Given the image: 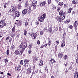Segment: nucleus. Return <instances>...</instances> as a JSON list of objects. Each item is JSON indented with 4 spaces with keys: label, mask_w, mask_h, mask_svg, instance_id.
Instances as JSON below:
<instances>
[{
    "label": "nucleus",
    "mask_w": 78,
    "mask_h": 78,
    "mask_svg": "<svg viewBox=\"0 0 78 78\" xmlns=\"http://www.w3.org/2000/svg\"><path fill=\"white\" fill-rule=\"evenodd\" d=\"M66 12L65 11L63 12V10H62L59 12V15L60 16H57L55 18L57 21L58 22H62V21L65 19L66 17Z\"/></svg>",
    "instance_id": "f257e3e1"
},
{
    "label": "nucleus",
    "mask_w": 78,
    "mask_h": 78,
    "mask_svg": "<svg viewBox=\"0 0 78 78\" xmlns=\"http://www.w3.org/2000/svg\"><path fill=\"white\" fill-rule=\"evenodd\" d=\"M19 47L20 48H22V50H21L20 51V53L19 54L20 55H22L23 53V52L24 51L25 49L27 47V43L24 42L23 44V43H22L20 45Z\"/></svg>",
    "instance_id": "f03ea898"
},
{
    "label": "nucleus",
    "mask_w": 78,
    "mask_h": 78,
    "mask_svg": "<svg viewBox=\"0 0 78 78\" xmlns=\"http://www.w3.org/2000/svg\"><path fill=\"white\" fill-rule=\"evenodd\" d=\"M46 17V14L44 13L41 16H39L38 18L39 21L40 22H43L44 21V19H45V17Z\"/></svg>",
    "instance_id": "7ed1b4c3"
},
{
    "label": "nucleus",
    "mask_w": 78,
    "mask_h": 78,
    "mask_svg": "<svg viewBox=\"0 0 78 78\" xmlns=\"http://www.w3.org/2000/svg\"><path fill=\"white\" fill-rule=\"evenodd\" d=\"M6 25V23L5 22L4 20H2L0 22V28H3Z\"/></svg>",
    "instance_id": "20e7f679"
},
{
    "label": "nucleus",
    "mask_w": 78,
    "mask_h": 78,
    "mask_svg": "<svg viewBox=\"0 0 78 78\" xmlns=\"http://www.w3.org/2000/svg\"><path fill=\"white\" fill-rule=\"evenodd\" d=\"M30 36L32 37V39L34 40L36 38L37 36V35L36 33H32L30 35Z\"/></svg>",
    "instance_id": "39448f33"
},
{
    "label": "nucleus",
    "mask_w": 78,
    "mask_h": 78,
    "mask_svg": "<svg viewBox=\"0 0 78 78\" xmlns=\"http://www.w3.org/2000/svg\"><path fill=\"white\" fill-rule=\"evenodd\" d=\"M37 4V1L34 0L32 2V6L34 8V9L36 8V5Z\"/></svg>",
    "instance_id": "423d86ee"
},
{
    "label": "nucleus",
    "mask_w": 78,
    "mask_h": 78,
    "mask_svg": "<svg viewBox=\"0 0 78 78\" xmlns=\"http://www.w3.org/2000/svg\"><path fill=\"white\" fill-rule=\"evenodd\" d=\"M74 26L75 28V30H77V26H78V21H76L74 23Z\"/></svg>",
    "instance_id": "0eeeda50"
},
{
    "label": "nucleus",
    "mask_w": 78,
    "mask_h": 78,
    "mask_svg": "<svg viewBox=\"0 0 78 78\" xmlns=\"http://www.w3.org/2000/svg\"><path fill=\"white\" fill-rule=\"evenodd\" d=\"M14 9H17V7L16 6H15L14 7L12 6L11 7L10 11H9V12H12V11H14Z\"/></svg>",
    "instance_id": "6e6552de"
},
{
    "label": "nucleus",
    "mask_w": 78,
    "mask_h": 78,
    "mask_svg": "<svg viewBox=\"0 0 78 78\" xmlns=\"http://www.w3.org/2000/svg\"><path fill=\"white\" fill-rule=\"evenodd\" d=\"M16 22H19L17 23V25L18 26H21L22 25V21L21 20H16Z\"/></svg>",
    "instance_id": "1a4fd4ad"
},
{
    "label": "nucleus",
    "mask_w": 78,
    "mask_h": 78,
    "mask_svg": "<svg viewBox=\"0 0 78 78\" xmlns=\"http://www.w3.org/2000/svg\"><path fill=\"white\" fill-rule=\"evenodd\" d=\"M15 69H17L16 70L17 72H19L20 70H21V66L19 65L17 67H15Z\"/></svg>",
    "instance_id": "9d476101"
},
{
    "label": "nucleus",
    "mask_w": 78,
    "mask_h": 78,
    "mask_svg": "<svg viewBox=\"0 0 78 78\" xmlns=\"http://www.w3.org/2000/svg\"><path fill=\"white\" fill-rule=\"evenodd\" d=\"M27 12L28 10L27 9H25L22 11V14L24 15H25L27 13Z\"/></svg>",
    "instance_id": "9b49d317"
},
{
    "label": "nucleus",
    "mask_w": 78,
    "mask_h": 78,
    "mask_svg": "<svg viewBox=\"0 0 78 78\" xmlns=\"http://www.w3.org/2000/svg\"><path fill=\"white\" fill-rule=\"evenodd\" d=\"M64 55V53L63 52H60L58 54V56L59 58H62L63 57Z\"/></svg>",
    "instance_id": "f8f14e48"
},
{
    "label": "nucleus",
    "mask_w": 78,
    "mask_h": 78,
    "mask_svg": "<svg viewBox=\"0 0 78 78\" xmlns=\"http://www.w3.org/2000/svg\"><path fill=\"white\" fill-rule=\"evenodd\" d=\"M30 59H25L24 60V63L27 64H30Z\"/></svg>",
    "instance_id": "ddd939ff"
},
{
    "label": "nucleus",
    "mask_w": 78,
    "mask_h": 78,
    "mask_svg": "<svg viewBox=\"0 0 78 78\" xmlns=\"http://www.w3.org/2000/svg\"><path fill=\"white\" fill-rule=\"evenodd\" d=\"M76 3H77L76 1L75 0H73L72 2V5H75L74 6L75 7H76Z\"/></svg>",
    "instance_id": "4468645a"
},
{
    "label": "nucleus",
    "mask_w": 78,
    "mask_h": 78,
    "mask_svg": "<svg viewBox=\"0 0 78 78\" xmlns=\"http://www.w3.org/2000/svg\"><path fill=\"white\" fill-rule=\"evenodd\" d=\"M45 4H46V2L45 1H44L40 4V6H42L45 5Z\"/></svg>",
    "instance_id": "2eb2a0df"
},
{
    "label": "nucleus",
    "mask_w": 78,
    "mask_h": 78,
    "mask_svg": "<svg viewBox=\"0 0 78 78\" xmlns=\"http://www.w3.org/2000/svg\"><path fill=\"white\" fill-rule=\"evenodd\" d=\"M37 56H34L33 58V59L34 62H36L37 61Z\"/></svg>",
    "instance_id": "dca6fc26"
},
{
    "label": "nucleus",
    "mask_w": 78,
    "mask_h": 78,
    "mask_svg": "<svg viewBox=\"0 0 78 78\" xmlns=\"http://www.w3.org/2000/svg\"><path fill=\"white\" fill-rule=\"evenodd\" d=\"M78 72L76 71L74 73V78H78Z\"/></svg>",
    "instance_id": "f3484780"
},
{
    "label": "nucleus",
    "mask_w": 78,
    "mask_h": 78,
    "mask_svg": "<svg viewBox=\"0 0 78 78\" xmlns=\"http://www.w3.org/2000/svg\"><path fill=\"white\" fill-rule=\"evenodd\" d=\"M15 15L16 17H19V16H20V13L19 12H16Z\"/></svg>",
    "instance_id": "a211bd4d"
},
{
    "label": "nucleus",
    "mask_w": 78,
    "mask_h": 78,
    "mask_svg": "<svg viewBox=\"0 0 78 78\" xmlns=\"http://www.w3.org/2000/svg\"><path fill=\"white\" fill-rule=\"evenodd\" d=\"M10 48L11 49V50H12V51H14V49H15V46L12 44Z\"/></svg>",
    "instance_id": "6ab92c4d"
},
{
    "label": "nucleus",
    "mask_w": 78,
    "mask_h": 78,
    "mask_svg": "<svg viewBox=\"0 0 78 78\" xmlns=\"http://www.w3.org/2000/svg\"><path fill=\"white\" fill-rule=\"evenodd\" d=\"M61 47H64V46L65 45H66V42L65 41H62V42H61Z\"/></svg>",
    "instance_id": "aec40b11"
},
{
    "label": "nucleus",
    "mask_w": 78,
    "mask_h": 78,
    "mask_svg": "<svg viewBox=\"0 0 78 78\" xmlns=\"http://www.w3.org/2000/svg\"><path fill=\"white\" fill-rule=\"evenodd\" d=\"M73 10V7L70 8L68 10V13L70 14L71 13V11Z\"/></svg>",
    "instance_id": "412c9836"
},
{
    "label": "nucleus",
    "mask_w": 78,
    "mask_h": 78,
    "mask_svg": "<svg viewBox=\"0 0 78 78\" xmlns=\"http://www.w3.org/2000/svg\"><path fill=\"white\" fill-rule=\"evenodd\" d=\"M31 72V69L30 68H29L27 70V74H28L29 73H30Z\"/></svg>",
    "instance_id": "4be33fe9"
},
{
    "label": "nucleus",
    "mask_w": 78,
    "mask_h": 78,
    "mask_svg": "<svg viewBox=\"0 0 78 78\" xmlns=\"http://www.w3.org/2000/svg\"><path fill=\"white\" fill-rule=\"evenodd\" d=\"M28 64L24 63V65H23V67L25 69L28 68Z\"/></svg>",
    "instance_id": "5701e85b"
},
{
    "label": "nucleus",
    "mask_w": 78,
    "mask_h": 78,
    "mask_svg": "<svg viewBox=\"0 0 78 78\" xmlns=\"http://www.w3.org/2000/svg\"><path fill=\"white\" fill-rule=\"evenodd\" d=\"M43 65V61L42 60H41L39 62V66H41Z\"/></svg>",
    "instance_id": "b1692460"
},
{
    "label": "nucleus",
    "mask_w": 78,
    "mask_h": 78,
    "mask_svg": "<svg viewBox=\"0 0 78 78\" xmlns=\"http://www.w3.org/2000/svg\"><path fill=\"white\" fill-rule=\"evenodd\" d=\"M51 63V64H53L55 63V60H54V58H51L50 60Z\"/></svg>",
    "instance_id": "393cba45"
},
{
    "label": "nucleus",
    "mask_w": 78,
    "mask_h": 78,
    "mask_svg": "<svg viewBox=\"0 0 78 78\" xmlns=\"http://www.w3.org/2000/svg\"><path fill=\"white\" fill-rule=\"evenodd\" d=\"M17 8L18 9H22L21 4H19L18 5Z\"/></svg>",
    "instance_id": "a878e982"
},
{
    "label": "nucleus",
    "mask_w": 78,
    "mask_h": 78,
    "mask_svg": "<svg viewBox=\"0 0 78 78\" xmlns=\"http://www.w3.org/2000/svg\"><path fill=\"white\" fill-rule=\"evenodd\" d=\"M15 55H19V51L17 50L15 51Z\"/></svg>",
    "instance_id": "bb28decb"
},
{
    "label": "nucleus",
    "mask_w": 78,
    "mask_h": 78,
    "mask_svg": "<svg viewBox=\"0 0 78 78\" xmlns=\"http://www.w3.org/2000/svg\"><path fill=\"white\" fill-rule=\"evenodd\" d=\"M63 5H64V2H59V3L58 5V6H59H59H62Z\"/></svg>",
    "instance_id": "cd10ccee"
},
{
    "label": "nucleus",
    "mask_w": 78,
    "mask_h": 78,
    "mask_svg": "<svg viewBox=\"0 0 78 78\" xmlns=\"http://www.w3.org/2000/svg\"><path fill=\"white\" fill-rule=\"evenodd\" d=\"M15 29H16V27H13L12 29V31L13 32V33H14V32L16 31V30Z\"/></svg>",
    "instance_id": "c85d7f7f"
},
{
    "label": "nucleus",
    "mask_w": 78,
    "mask_h": 78,
    "mask_svg": "<svg viewBox=\"0 0 78 78\" xmlns=\"http://www.w3.org/2000/svg\"><path fill=\"white\" fill-rule=\"evenodd\" d=\"M52 44V43H51V40H50L48 43V44L49 47H50V45H51Z\"/></svg>",
    "instance_id": "c756f323"
},
{
    "label": "nucleus",
    "mask_w": 78,
    "mask_h": 78,
    "mask_svg": "<svg viewBox=\"0 0 78 78\" xmlns=\"http://www.w3.org/2000/svg\"><path fill=\"white\" fill-rule=\"evenodd\" d=\"M48 31L50 33H51V32L52 31V28L50 27V28H49L48 29Z\"/></svg>",
    "instance_id": "7c9ffc66"
},
{
    "label": "nucleus",
    "mask_w": 78,
    "mask_h": 78,
    "mask_svg": "<svg viewBox=\"0 0 78 78\" xmlns=\"http://www.w3.org/2000/svg\"><path fill=\"white\" fill-rule=\"evenodd\" d=\"M27 34V31L26 30H24V31L23 34L24 36H26Z\"/></svg>",
    "instance_id": "2f4dec72"
},
{
    "label": "nucleus",
    "mask_w": 78,
    "mask_h": 78,
    "mask_svg": "<svg viewBox=\"0 0 78 78\" xmlns=\"http://www.w3.org/2000/svg\"><path fill=\"white\" fill-rule=\"evenodd\" d=\"M9 50L8 49L6 51V55H9Z\"/></svg>",
    "instance_id": "473e14b6"
},
{
    "label": "nucleus",
    "mask_w": 78,
    "mask_h": 78,
    "mask_svg": "<svg viewBox=\"0 0 78 78\" xmlns=\"http://www.w3.org/2000/svg\"><path fill=\"white\" fill-rule=\"evenodd\" d=\"M20 64L21 65H23V60H21L20 61Z\"/></svg>",
    "instance_id": "72a5a7b5"
},
{
    "label": "nucleus",
    "mask_w": 78,
    "mask_h": 78,
    "mask_svg": "<svg viewBox=\"0 0 78 78\" xmlns=\"http://www.w3.org/2000/svg\"><path fill=\"white\" fill-rule=\"evenodd\" d=\"M29 48L30 50L32 48V45L30 44L29 46Z\"/></svg>",
    "instance_id": "f704fd0d"
},
{
    "label": "nucleus",
    "mask_w": 78,
    "mask_h": 78,
    "mask_svg": "<svg viewBox=\"0 0 78 78\" xmlns=\"http://www.w3.org/2000/svg\"><path fill=\"white\" fill-rule=\"evenodd\" d=\"M60 9H61V8L60 7H58L57 10V12H59V11H60Z\"/></svg>",
    "instance_id": "c9c22d12"
},
{
    "label": "nucleus",
    "mask_w": 78,
    "mask_h": 78,
    "mask_svg": "<svg viewBox=\"0 0 78 78\" xmlns=\"http://www.w3.org/2000/svg\"><path fill=\"white\" fill-rule=\"evenodd\" d=\"M28 6V1H26L25 3V7L27 8V6Z\"/></svg>",
    "instance_id": "e433bc0d"
},
{
    "label": "nucleus",
    "mask_w": 78,
    "mask_h": 78,
    "mask_svg": "<svg viewBox=\"0 0 78 78\" xmlns=\"http://www.w3.org/2000/svg\"><path fill=\"white\" fill-rule=\"evenodd\" d=\"M70 22V20H67L65 22V23H68Z\"/></svg>",
    "instance_id": "4c0bfd02"
},
{
    "label": "nucleus",
    "mask_w": 78,
    "mask_h": 78,
    "mask_svg": "<svg viewBox=\"0 0 78 78\" xmlns=\"http://www.w3.org/2000/svg\"><path fill=\"white\" fill-rule=\"evenodd\" d=\"M69 28L70 29H73V26L72 25H70L69 26Z\"/></svg>",
    "instance_id": "58836bf2"
},
{
    "label": "nucleus",
    "mask_w": 78,
    "mask_h": 78,
    "mask_svg": "<svg viewBox=\"0 0 78 78\" xmlns=\"http://www.w3.org/2000/svg\"><path fill=\"white\" fill-rule=\"evenodd\" d=\"M40 33L41 35H43V34H44V31L43 30L40 31Z\"/></svg>",
    "instance_id": "ea45409f"
},
{
    "label": "nucleus",
    "mask_w": 78,
    "mask_h": 78,
    "mask_svg": "<svg viewBox=\"0 0 78 78\" xmlns=\"http://www.w3.org/2000/svg\"><path fill=\"white\" fill-rule=\"evenodd\" d=\"M64 8H67V5L66 4H65L64 5Z\"/></svg>",
    "instance_id": "a19ab883"
},
{
    "label": "nucleus",
    "mask_w": 78,
    "mask_h": 78,
    "mask_svg": "<svg viewBox=\"0 0 78 78\" xmlns=\"http://www.w3.org/2000/svg\"><path fill=\"white\" fill-rule=\"evenodd\" d=\"M28 23L27 22H25V27H27V26H28Z\"/></svg>",
    "instance_id": "79ce46f5"
},
{
    "label": "nucleus",
    "mask_w": 78,
    "mask_h": 78,
    "mask_svg": "<svg viewBox=\"0 0 78 78\" xmlns=\"http://www.w3.org/2000/svg\"><path fill=\"white\" fill-rule=\"evenodd\" d=\"M12 37V38H14V37H15V34H12L11 35Z\"/></svg>",
    "instance_id": "37998d69"
},
{
    "label": "nucleus",
    "mask_w": 78,
    "mask_h": 78,
    "mask_svg": "<svg viewBox=\"0 0 78 78\" xmlns=\"http://www.w3.org/2000/svg\"><path fill=\"white\" fill-rule=\"evenodd\" d=\"M28 53L29 54H31V50L30 49V50H29Z\"/></svg>",
    "instance_id": "c03bdc74"
},
{
    "label": "nucleus",
    "mask_w": 78,
    "mask_h": 78,
    "mask_svg": "<svg viewBox=\"0 0 78 78\" xmlns=\"http://www.w3.org/2000/svg\"><path fill=\"white\" fill-rule=\"evenodd\" d=\"M62 38H66V34H63Z\"/></svg>",
    "instance_id": "a18cd8bd"
},
{
    "label": "nucleus",
    "mask_w": 78,
    "mask_h": 78,
    "mask_svg": "<svg viewBox=\"0 0 78 78\" xmlns=\"http://www.w3.org/2000/svg\"><path fill=\"white\" fill-rule=\"evenodd\" d=\"M51 3V0H48V4H50Z\"/></svg>",
    "instance_id": "49530a36"
},
{
    "label": "nucleus",
    "mask_w": 78,
    "mask_h": 78,
    "mask_svg": "<svg viewBox=\"0 0 78 78\" xmlns=\"http://www.w3.org/2000/svg\"><path fill=\"white\" fill-rule=\"evenodd\" d=\"M67 58V56L66 55H65L64 57V59H66Z\"/></svg>",
    "instance_id": "de8ad7c7"
},
{
    "label": "nucleus",
    "mask_w": 78,
    "mask_h": 78,
    "mask_svg": "<svg viewBox=\"0 0 78 78\" xmlns=\"http://www.w3.org/2000/svg\"><path fill=\"white\" fill-rule=\"evenodd\" d=\"M35 23L37 25H39V22L38 21H37L35 22Z\"/></svg>",
    "instance_id": "09e8293b"
},
{
    "label": "nucleus",
    "mask_w": 78,
    "mask_h": 78,
    "mask_svg": "<svg viewBox=\"0 0 78 78\" xmlns=\"http://www.w3.org/2000/svg\"><path fill=\"white\" fill-rule=\"evenodd\" d=\"M32 67L33 69H34H34H35V68H36V65H33Z\"/></svg>",
    "instance_id": "8fccbe9b"
},
{
    "label": "nucleus",
    "mask_w": 78,
    "mask_h": 78,
    "mask_svg": "<svg viewBox=\"0 0 78 78\" xmlns=\"http://www.w3.org/2000/svg\"><path fill=\"white\" fill-rule=\"evenodd\" d=\"M5 63H6V62H8V60L7 58H6L5 60Z\"/></svg>",
    "instance_id": "3c124183"
},
{
    "label": "nucleus",
    "mask_w": 78,
    "mask_h": 78,
    "mask_svg": "<svg viewBox=\"0 0 78 78\" xmlns=\"http://www.w3.org/2000/svg\"><path fill=\"white\" fill-rule=\"evenodd\" d=\"M19 36H20V34H18L16 36V38L17 39H19Z\"/></svg>",
    "instance_id": "603ef678"
},
{
    "label": "nucleus",
    "mask_w": 78,
    "mask_h": 78,
    "mask_svg": "<svg viewBox=\"0 0 78 78\" xmlns=\"http://www.w3.org/2000/svg\"><path fill=\"white\" fill-rule=\"evenodd\" d=\"M37 44H38V45H39V44H40V41H39V40L37 41Z\"/></svg>",
    "instance_id": "864d4df0"
},
{
    "label": "nucleus",
    "mask_w": 78,
    "mask_h": 78,
    "mask_svg": "<svg viewBox=\"0 0 78 78\" xmlns=\"http://www.w3.org/2000/svg\"><path fill=\"white\" fill-rule=\"evenodd\" d=\"M69 69L70 70H72V65H71L70 66V67H69Z\"/></svg>",
    "instance_id": "5fc2aeb1"
},
{
    "label": "nucleus",
    "mask_w": 78,
    "mask_h": 78,
    "mask_svg": "<svg viewBox=\"0 0 78 78\" xmlns=\"http://www.w3.org/2000/svg\"><path fill=\"white\" fill-rule=\"evenodd\" d=\"M12 38L10 37V39H9V42H11L12 41Z\"/></svg>",
    "instance_id": "6e6d98bb"
},
{
    "label": "nucleus",
    "mask_w": 78,
    "mask_h": 78,
    "mask_svg": "<svg viewBox=\"0 0 78 78\" xmlns=\"http://www.w3.org/2000/svg\"><path fill=\"white\" fill-rule=\"evenodd\" d=\"M59 31H61L62 30V28L61 26H60L59 28Z\"/></svg>",
    "instance_id": "4d7b16f0"
},
{
    "label": "nucleus",
    "mask_w": 78,
    "mask_h": 78,
    "mask_svg": "<svg viewBox=\"0 0 78 78\" xmlns=\"http://www.w3.org/2000/svg\"><path fill=\"white\" fill-rule=\"evenodd\" d=\"M63 40H62V41L65 42V39H66V38H62Z\"/></svg>",
    "instance_id": "13d9d810"
},
{
    "label": "nucleus",
    "mask_w": 78,
    "mask_h": 78,
    "mask_svg": "<svg viewBox=\"0 0 78 78\" xmlns=\"http://www.w3.org/2000/svg\"><path fill=\"white\" fill-rule=\"evenodd\" d=\"M76 62L77 64H78V57L77 58L76 60Z\"/></svg>",
    "instance_id": "bf43d9fd"
},
{
    "label": "nucleus",
    "mask_w": 78,
    "mask_h": 78,
    "mask_svg": "<svg viewBox=\"0 0 78 78\" xmlns=\"http://www.w3.org/2000/svg\"><path fill=\"white\" fill-rule=\"evenodd\" d=\"M59 41H56V44H57V45H58V44H59Z\"/></svg>",
    "instance_id": "052dcab7"
},
{
    "label": "nucleus",
    "mask_w": 78,
    "mask_h": 78,
    "mask_svg": "<svg viewBox=\"0 0 78 78\" xmlns=\"http://www.w3.org/2000/svg\"><path fill=\"white\" fill-rule=\"evenodd\" d=\"M7 75H9V76H11V75L9 73H7Z\"/></svg>",
    "instance_id": "680f3d73"
},
{
    "label": "nucleus",
    "mask_w": 78,
    "mask_h": 78,
    "mask_svg": "<svg viewBox=\"0 0 78 78\" xmlns=\"http://www.w3.org/2000/svg\"><path fill=\"white\" fill-rule=\"evenodd\" d=\"M29 13H31V10L29 9L28 10Z\"/></svg>",
    "instance_id": "e2e57ef3"
},
{
    "label": "nucleus",
    "mask_w": 78,
    "mask_h": 78,
    "mask_svg": "<svg viewBox=\"0 0 78 78\" xmlns=\"http://www.w3.org/2000/svg\"><path fill=\"white\" fill-rule=\"evenodd\" d=\"M29 13H31V10L29 9L28 10Z\"/></svg>",
    "instance_id": "0e129e2a"
},
{
    "label": "nucleus",
    "mask_w": 78,
    "mask_h": 78,
    "mask_svg": "<svg viewBox=\"0 0 78 78\" xmlns=\"http://www.w3.org/2000/svg\"><path fill=\"white\" fill-rule=\"evenodd\" d=\"M29 13H31V10L29 9L28 10Z\"/></svg>",
    "instance_id": "69168bd1"
},
{
    "label": "nucleus",
    "mask_w": 78,
    "mask_h": 78,
    "mask_svg": "<svg viewBox=\"0 0 78 78\" xmlns=\"http://www.w3.org/2000/svg\"><path fill=\"white\" fill-rule=\"evenodd\" d=\"M56 3H59V0H55Z\"/></svg>",
    "instance_id": "338daca9"
},
{
    "label": "nucleus",
    "mask_w": 78,
    "mask_h": 78,
    "mask_svg": "<svg viewBox=\"0 0 78 78\" xmlns=\"http://www.w3.org/2000/svg\"><path fill=\"white\" fill-rule=\"evenodd\" d=\"M51 78H55L54 76H51Z\"/></svg>",
    "instance_id": "774afa93"
}]
</instances>
